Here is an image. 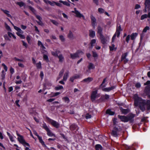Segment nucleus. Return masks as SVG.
I'll return each instance as SVG.
<instances>
[{
    "label": "nucleus",
    "instance_id": "f257e3e1",
    "mask_svg": "<svg viewBox=\"0 0 150 150\" xmlns=\"http://www.w3.org/2000/svg\"><path fill=\"white\" fill-rule=\"evenodd\" d=\"M134 105L139 107L142 112L145 111L146 108L148 110H150V100H143L136 94L134 95Z\"/></svg>",
    "mask_w": 150,
    "mask_h": 150
},
{
    "label": "nucleus",
    "instance_id": "f03ea898",
    "mask_svg": "<svg viewBox=\"0 0 150 150\" xmlns=\"http://www.w3.org/2000/svg\"><path fill=\"white\" fill-rule=\"evenodd\" d=\"M100 97V94L98 93V90H95L92 92L91 98L92 102H94L96 99Z\"/></svg>",
    "mask_w": 150,
    "mask_h": 150
},
{
    "label": "nucleus",
    "instance_id": "7ed1b4c3",
    "mask_svg": "<svg viewBox=\"0 0 150 150\" xmlns=\"http://www.w3.org/2000/svg\"><path fill=\"white\" fill-rule=\"evenodd\" d=\"M47 119L48 122L54 127L56 128H58L59 127L60 125L57 122L49 118H47Z\"/></svg>",
    "mask_w": 150,
    "mask_h": 150
},
{
    "label": "nucleus",
    "instance_id": "20e7f679",
    "mask_svg": "<svg viewBox=\"0 0 150 150\" xmlns=\"http://www.w3.org/2000/svg\"><path fill=\"white\" fill-rule=\"evenodd\" d=\"M18 139L19 142L22 144L24 146H30L29 144L26 142L23 139V137L21 135L18 138Z\"/></svg>",
    "mask_w": 150,
    "mask_h": 150
},
{
    "label": "nucleus",
    "instance_id": "39448f33",
    "mask_svg": "<svg viewBox=\"0 0 150 150\" xmlns=\"http://www.w3.org/2000/svg\"><path fill=\"white\" fill-rule=\"evenodd\" d=\"M81 53L82 54H83V53L81 50H78L76 53L73 54H70V58L72 59H74L77 57H79V54Z\"/></svg>",
    "mask_w": 150,
    "mask_h": 150
},
{
    "label": "nucleus",
    "instance_id": "423d86ee",
    "mask_svg": "<svg viewBox=\"0 0 150 150\" xmlns=\"http://www.w3.org/2000/svg\"><path fill=\"white\" fill-rule=\"evenodd\" d=\"M100 39L101 43L104 45L107 43V42H108L109 40V38L107 36L105 37L103 35L100 36Z\"/></svg>",
    "mask_w": 150,
    "mask_h": 150
},
{
    "label": "nucleus",
    "instance_id": "0eeeda50",
    "mask_svg": "<svg viewBox=\"0 0 150 150\" xmlns=\"http://www.w3.org/2000/svg\"><path fill=\"white\" fill-rule=\"evenodd\" d=\"M135 115L132 113H129L127 116L128 121H129L130 123H133L134 121V117Z\"/></svg>",
    "mask_w": 150,
    "mask_h": 150
},
{
    "label": "nucleus",
    "instance_id": "6e6552de",
    "mask_svg": "<svg viewBox=\"0 0 150 150\" xmlns=\"http://www.w3.org/2000/svg\"><path fill=\"white\" fill-rule=\"evenodd\" d=\"M75 10L74 11H72V12L74 13L76 15V16L79 18L82 17L83 19H85L84 16L81 14L78 11L76 10V8H74Z\"/></svg>",
    "mask_w": 150,
    "mask_h": 150
},
{
    "label": "nucleus",
    "instance_id": "1a4fd4ad",
    "mask_svg": "<svg viewBox=\"0 0 150 150\" xmlns=\"http://www.w3.org/2000/svg\"><path fill=\"white\" fill-rule=\"evenodd\" d=\"M127 55V53L126 52L122 54L121 57V61H123L125 64L127 63L128 59L126 58Z\"/></svg>",
    "mask_w": 150,
    "mask_h": 150
},
{
    "label": "nucleus",
    "instance_id": "9d476101",
    "mask_svg": "<svg viewBox=\"0 0 150 150\" xmlns=\"http://www.w3.org/2000/svg\"><path fill=\"white\" fill-rule=\"evenodd\" d=\"M91 22L92 26L94 28H95L96 25V19L92 15H91Z\"/></svg>",
    "mask_w": 150,
    "mask_h": 150
},
{
    "label": "nucleus",
    "instance_id": "9b49d317",
    "mask_svg": "<svg viewBox=\"0 0 150 150\" xmlns=\"http://www.w3.org/2000/svg\"><path fill=\"white\" fill-rule=\"evenodd\" d=\"M117 117L123 122H128L127 116L118 115Z\"/></svg>",
    "mask_w": 150,
    "mask_h": 150
},
{
    "label": "nucleus",
    "instance_id": "f8f14e48",
    "mask_svg": "<svg viewBox=\"0 0 150 150\" xmlns=\"http://www.w3.org/2000/svg\"><path fill=\"white\" fill-rule=\"evenodd\" d=\"M67 37L68 38L71 40H73L75 38V37L73 32L70 30H69L67 34Z\"/></svg>",
    "mask_w": 150,
    "mask_h": 150
},
{
    "label": "nucleus",
    "instance_id": "ddd939ff",
    "mask_svg": "<svg viewBox=\"0 0 150 150\" xmlns=\"http://www.w3.org/2000/svg\"><path fill=\"white\" fill-rule=\"evenodd\" d=\"M118 131V129L116 127H114L112 130L111 134L113 136L116 137L118 136L117 131Z\"/></svg>",
    "mask_w": 150,
    "mask_h": 150
},
{
    "label": "nucleus",
    "instance_id": "4468645a",
    "mask_svg": "<svg viewBox=\"0 0 150 150\" xmlns=\"http://www.w3.org/2000/svg\"><path fill=\"white\" fill-rule=\"evenodd\" d=\"M122 30V29L121 28L120 25H119V26H117L116 30L115 33L117 34V37H119L120 34V31Z\"/></svg>",
    "mask_w": 150,
    "mask_h": 150
},
{
    "label": "nucleus",
    "instance_id": "2eb2a0df",
    "mask_svg": "<svg viewBox=\"0 0 150 150\" xmlns=\"http://www.w3.org/2000/svg\"><path fill=\"white\" fill-rule=\"evenodd\" d=\"M115 88V86H113L111 87H109L107 88H104L102 89L103 91L105 92H109L113 89H114Z\"/></svg>",
    "mask_w": 150,
    "mask_h": 150
},
{
    "label": "nucleus",
    "instance_id": "dca6fc26",
    "mask_svg": "<svg viewBox=\"0 0 150 150\" xmlns=\"http://www.w3.org/2000/svg\"><path fill=\"white\" fill-rule=\"evenodd\" d=\"M145 8H147L149 11H150V1L149 0H146L145 3Z\"/></svg>",
    "mask_w": 150,
    "mask_h": 150
},
{
    "label": "nucleus",
    "instance_id": "f3484780",
    "mask_svg": "<svg viewBox=\"0 0 150 150\" xmlns=\"http://www.w3.org/2000/svg\"><path fill=\"white\" fill-rule=\"evenodd\" d=\"M144 93L148 95L150 93V86L149 85L146 86L144 90Z\"/></svg>",
    "mask_w": 150,
    "mask_h": 150
},
{
    "label": "nucleus",
    "instance_id": "a211bd4d",
    "mask_svg": "<svg viewBox=\"0 0 150 150\" xmlns=\"http://www.w3.org/2000/svg\"><path fill=\"white\" fill-rule=\"evenodd\" d=\"M1 11H2L5 14H6L7 16L11 18H12V16L9 13V11L6 10H4L3 9H1Z\"/></svg>",
    "mask_w": 150,
    "mask_h": 150
},
{
    "label": "nucleus",
    "instance_id": "6ab92c4d",
    "mask_svg": "<svg viewBox=\"0 0 150 150\" xmlns=\"http://www.w3.org/2000/svg\"><path fill=\"white\" fill-rule=\"evenodd\" d=\"M57 57L59 59V62L62 63L63 62L64 59V58L62 54L60 53L59 54H58V56Z\"/></svg>",
    "mask_w": 150,
    "mask_h": 150
},
{
    "label": "nucleus",
    "instance_id": "aec40b11",
    "mask_svg": "<svg viewBox=\"0 0 150 150\" xmlns=\"http://www.w3.org/2000/svg\"><path fill=\"white\" fill-rule=\"evenodd\" d=\"M60 53V51L58 50H56L55 52H52V54L55 57H57L58 56V54Z\"/></svg>",
    "mask_w": 150,
    "mask_h": 150
},
{
    "label": "nucleus",
    "instance_id": "412c9836",
    "mask_svg": "<svg viewBox=\"0 0 150 150\" xmlns=\"http://www.w3.org/2000/svg\"><path fill=\"white\" fill-rule=\"evenodd\" d=\"M97 33L100 36L103 35L102 34L103 28L100 26H98L97 28Z\"/></svg>",
    "mask_w": 150,
    "mask_h": 150
},
{
    "label": "nucleus",
    "instance_id": "4be33fe9",
    "mask_svg": "<svg viewBox=\"0 0 150 150\" xmlns=\"http://www.w3.org/2000/svg\"><path fill=\"white\" fill-rule=\"evenodd\" d=\"M89 36L92 38H94L95 35V32L92 30H89Z\"/></svg>",
    "mask_w": 150,
    "mask_h": 150
},
{
    "label": "nucleus",
    "instance_id": "5701e85b",
    "mask_svg": "<svg viewBox=\"0 0 150 150\" xmlns=\"http://www.w3.org/2000/svg\"><path fill=\"white\" fill-rule=\"evenodd\" d=\"M78 129V126L75 124H72L70 126V129L71 130H74L75 129L77 130Z\"/></svg>",
    "mask_w": 150,
    "mask_h": 150
},
{
    "label": "nucleus",
    "instance_id": "b1692460",
    "mask_svg": "<svg viewBox=\"0 0 150 150\" xmlns=\"http://www.w3.org/2000/svg\"><path fill=\"white\" fill-rule=\"evenodd\" d=\"M120 110L121 112L124 114H126L129 112V109H124L122 107L120 108Z\"/></svg>",
    "mask_w": 150,
    "mask_h": 150
},
{
    "label": "nucleus",
    "instance_id": "393cba45",
    "mask_svg": "<svg viewBox=\"0 0 150 150\" xmlns=\"http://www.w3.org/2000/svg\"><path fill=\"white\" fill-rule=\"evenodd\" d=\"M137 35L138 34L137 33H133L130 36L131 40H134Z\"/></svg>",
    "mask_w": 150,
    "mask_h": 150
},
{
    "label": "nucleus",
    "instance_id": "a878e982",
    "mask_svg": "<svg viewBox=\"0 0 150 150\" xmlns=\"http://www.w3.org/2000/svg\"><path fill=\"white\" fill-rule=\"evenodd\" d=\"M109 98V95L105 94L104 95H103L100 98V99L101 100H103L104 99L107 100Z\"/></svg>",
    "mask_w": 150,
    "mask_h": 150
},
{
    "label": "nucleus",
    "instance_id": "bb28decb",
    "mask_svg": "<svg viewBox=\"0 0 150 150\" xmlns=\"http://www.w3.org/2000/svg\"><path fill=\"white\" fill-rule=\"evenodd\" d=\"M93 80V79L91 77H88L87 78L83 80V81L87 83H89L92 81Z\"/></svg>",
    "mask_w": 150,
    "mask_h": 150
},
{
    "label": "nucleus",
    "instance_id": "cd10ccee",
    "mask_svg": "<svg viewBox=\"0 0 150 150\" xmlns=\"http://www.w3.org/2000/svg\"><path fill=\"white\" fill-rule=\"evenodd\" d=\"M69 73L68 71H67L65 73L63 76V81H65L67 80L69 76Z\"/></svg>",
    "mask_w": 150,
    "mask_h": 150
},
{
    "label": "nucleus",
    "instance_id": "c85d7f7f",
    "mask_svg": "<svg viewBox=\"0 0 150 150\" xmlns=\"http://www.w3.org/2000/svg\"><path fill=\"white\" fill-rule=\"evenodd\" d=\"M95 149L96 150H102L103 148L102 146L99 144H97L95 145Z\"/></svg>",
    "mask_w": 150,
    "mask_h": 150
},
{
    "label": "nucleus",
    "instance_id": "c756f323",
    "mask_svg": "<svg viewBox=\"0 0 150 150\" xmlns=\"http://www.w3.org/2000/svg\"><path fill=\"white\" fill-rule=\"evenodd\" d=\"M88 67L89 70L94 69L95 68V67L94 66L93 64L91 63H89V65Z\"/></svg>",
    "mask_w": 150,
    "mask_h": 150
},
{
    "label": "nucleus",
    "instance_id": "7c9ffc66",
    "mask_svg": "<svg viewBox=\"0 0 150 150\" xmlns=\"http://www.w3.org/2000/svg\"><path fill=\"white\" fill-rule=\"evenodd\" d=\"M14 28L18 32L17 33H23V31L21 30L19 28L16 26H14Z\"/></svg>",
    "mask_w": 150,
    "mask_h": 150
},
{
    "label": "nucleus",
    "instance_id": "2f4dec72",
    "mask_svg": "<svg viewBox=\"0 0 150 150\" xmlns=\"http://www.w3.org/2000/svg\"><path fill=\"white\" fill-rule=\"evenodd\" d=\"M23 33H16V34L22 39H24L25 38L24 35L22 34Z\"/></svg>",
    "mask_w": 150,
    "mask_h": 150
},
{
    "label": "nucleus",
    "instance_id": "473e14b6",
    "mask_svg": "<svg viewBox=\"0 0 150 150\" xmlns=\"http://www.w3.org/2000/svg\"><path fill=\"white\" fill-rule=\"evenodd\" d=\"M50 21L54 25H56L58 26V25L59 24V23L57 21L52 20V19H50Z\"/></svg>",
    "mask_w": 150,
    "mask_h": 150
},
{
    "label": "nucleus",
    "instance_id": "72a5a7b5",
    "mask_svg": "<svg viewBox=\"0 0 150 150\" xmlns=\"http://www.w3.org/2000/svg\"><path fill=\"white\" fill-rule=\"evenodd\" d=\"M106 113L110 115H113L114 114V112L108 109L106 111Z\"/></svg>",
    "mask_w": 150,
    "mask_h": 150
},
{
    "label": "nucleus",
    "instance_id": "f704fd0d",
    "mask_svg": "<svg viewBox=\"0 0 150 150\" xmlns=\"http://www.w3.org/2000/svg\"><path fill=\"white\" fill-rule=\"evenodd\" d=\"M96 42V40L95 39H93L91 40L90 43L91 46L90 47V48L92 49V48L93 46V45Z\"/></svg>",
    "mask_w": 150,
    "mask_h": 150
},
{
    "label": "nucleus",
    "instance_id": "c9c22d12",
    "mask_svg": "<svg viewBox=\"0 0 150 150\" xmlns=\"http://www.w3.org/2000/svg\"><path fill=\"white\" fill-rule=\"evenodd\" d=\"M16 4L22 7L25 6V4L23 2H18L16 3Z\"/></svg>",
    "mask_w": 150,
    "mask_h": 150
},
{
    "label": "nucleus",
    "instance_id": "e433bc0d",
    "mask_svg": "<svg viewBox=\"0 0 150 150\" xmlns=\"http://www.w3.org/2000/svg\"><path fill=\"white\" fill-rule=\"evenodd\" d=\"M59 2L62 3L63 4L67 6H70V4L66 1H63L62 0L59 1Z\"/></svg>",
    "mask_w": 150,
    "mask_h": 150
},
{
    "label": "nucleus",
    "instance_id": "4c0bfd02",
    "mask_svg": "<svg viewBox=\"0 0 150 150\" xmlns=\"http://www.w3.org/2000/svg\"><path fill=\"white\" fill-rule=\"evenodd\" d=\"M47 134L50 136H55V135L54 134H53L51 131L49 129L47 131Z\"/></svg>",
    "mask_w": 150,
    "mask_h": 150
},
{
    "label": "nucleus",
    "instance_id": "58836bf2",
    "mask_svg": "<svg viewBox=\"0 0 150 150\" xmlns=\"http://www.w3.org/2000/svg\"><path fill=\"white\" fill-rule=\"evenodd\" d=\"M38 138L40 142L42 144V145L45 146L44 142L42 140V137L38 136Z\"/></svg>",
    "mask_w": 150,
    "mask_h": 150
},
{
    "label": "nucleus",
    "instance_id": "ea45409f",
    "mask_svg": "<svg viewBox=\"0 0 150 150\" xmlns=\"http://www.w3.org/2000/svg\"><path fill=\"white\" fill-rule=\"evenodd\" d=\"M64 71V70L63 69H62L61 71H60L59 74V79L61 78L63 74Z\"/></svg>",
    "mask_w": 150,
    "mask_h": 150
},
{
    "label": "nucleus",
    "instance_id": "a19ab883",
    "mask_svg": "<svg viewBox=\"0 0 150 150\" xmlns=\"http://www.w3.org/2000/svg\"><path fill=\"white\" fill-rule=\"evenodd\" d=\"M42 127L46 131L49 129L48 127L45 124H43Z\"/></svg>",
    "mask_w": 150,
    "mask_h": 150
},
{
    "label": "nucleus",
    "instance_id": "79ce46f5",
    "mask_svg": "<svg viewBox=\"0 0 150 150\" xmlns=\"http://www.w3.org/2000/svg\"><path fill=\"white\" fill-rule=\"evenodd\" d=\"M125 147L127 150H134V148L131 146H129L127 145Z\"/></svg>",
    "mask_w": 150,
    "mask_h": 150
},
{
    "label": "nucleus",
    "instance_id": "37998d69",
    "mask_svg": "<svg viewBox=\"0 0 150 150\" xmlns=\"http://www.w3.org/2000/svg\"><path fill=\"white\" fill-rule=\"evenodd\" d=\"M62 99L64 100L65 102H66L67 103H68L69 102V98L67 97H65L63 98Z\"/></svg>",
    "mask_w": 150,
    "mask_h": 150
},
{
    "label": "nucleus",
    "instance_id": "c03bdc74",
    "mask_svg": "<svg viewBox=\"0 0 150 150\" xmlns=\"http://www.w3.org/2000/svg\"><path fill=\"white\" fill-rule=\"evenodd\" d=\"M13 59L16 61H18L20 62H23L24 61L23 59H19L16 57L13 58Z\"/></svg>",
    "mask_w": 150,
    "mask_h": 150
},
{
    "label": "nucleus",
    "instance_id": "a18cd8bd",
    "mask_svg": "<svg viewBox=\"0 0 150 150\" xmlns=\"http://www.w3.org/2000/svg\"><path fill=\"white\" fill-rule=\"evenodd\" d=\"M6 73H5L4 71L3 70L2 71V74L1 75V76L2 77V80L4 79L5 77V75Z\"/></svg>",
    "mask_w": 150,
    "mask_h": 150
},
{
    "label": "nucleus",
    "instance_id": "49530a36",
    "mask_svg": "<svg viewBox=\"0 0 150 150\" xmlns=\"http://www.w3.org/2000/svg\"><path fill=\"white\" fill-rule=\"evenodd\" d=\"M149 29V26H146L143 30L142 32L143 33H146L147 30Z\"/></svg>",
    "mask_w": 150,
    "mask_h": 150
},
{
    "label": "nucleus",
    "instance_id": "de8ad7c7",
    "mask_svg": "<svg viewBox=\"0 0 150 150\" xmlns=\"http://www.w3.org/2000/svg\"><path fill=\"white\" fill-rule=\"evenodd\" d=\"M56 90H59L61 89H63V87L62 86H59L55 87Z\"/></svg>",
    "mask_w": 150,
    "mask_h": 150
},
{
    "label": "nucleus",
    "instance_id": "09e8293b",
    "mask_svg": "<svg viewBox=\"0 0 150 150\" xmlns=\"http://www.w3.org/2000/svg\"><path fill=\"white\" fill-rule=\"evenodd\" d=\"M40 47L41 48L42 50V53H45V52H46V51L45 50V47L44 46L43 44L40 46Z\"/></svg>",
    "mask_w": 150,
    "mask_h": 150
},
{
    "label": "nucleus",
    "instance_id": "8fccbe9b",
    "mask_svg": "<svg viewBox=\"0 0 150 150\" xmlns=\"http://www.w3.org/2000/svg\"><path fill=\"white\" fill-rule=\"evenodd\" d=\"M147 18V14H144L141 16V20H143L144 19L146 18Z\"/></svg>",
    "mask_w": 150,
    "mask_h": 150
},
{
    "label": "nucleus",
    "instance_id": "3c124183",
    "mask_svg": "<svg viewBox=\"0 0 150 150\" xmlns=\"http://www.w3.org/2000/svg\"><path fill=\"white\" fill-rule=\"evenodd\" d=\"M135 86L137 88H139L141 87V83L139 82L136 83L135 84Z\"/></svg>",
    "mask_w": 150,
    "mask_h": 150
},
{
    "label": "nucleus",
    "instance_id": "603ef678",
    "mask_svg": "<svg viewBox=\"0 0 150 150\" xmlns=\"http://www.w3.org/2000/svg\"><path fill=\"white\" fill-rule=\"evenodd\" d=\"M29 9L31 10L35 14L36 11L32 7L30 6H29Z\"/></svg>",
    "mask_w": 150,
    "mask_h": 150
},
{
    "label": "nucleus",
    "instance_id": "864d4df0",
    "mask_svg": "<svg viewBox=\"0 0 150 150\" xmlns=\"http://www.w3.org/2000/svg\"><path fill=\"white\" fill-rule=\"evenodd\" d=\"M29 9L31 10L35 14L36 11L32 7L30 6H29Z\"/></svg>",
    "mask_w": 150,
    "mask_h": 150
},
{
    "label": "nucleus",
    "instance_id": "5fc2aeb1",
    "mask_svg": "<svg viewBox=\"0 0 150 150\" xmlns=\"http://www.w3.org/2000/svg\"><path fill=\"white\" fill-rule=\"evenodd\" d=\"M36 67L38 69H40L41 68V64L40 62H39L38 63L36 64Z\"/></svg>",
    "mask_w": 150,
    "mask_h": 150
},
{
    "label": "nucleus",
    "instance_id": "6e6d98bb",
    "mask_svg": "<svg viewBox=\"0 0 150 150\" xmlns=\"http://www.w3.org/2000/svg\"><path fill=\"white\" fill-rule=\"evenodd\" d=\"M43 59L45 60H46L47 62H48L49 61L48 57L46 55L44 54V55Z\"/></svg>",
    "mask_w": 150,
    "mask_h": 150
},
{
    "label": "nucleus",
    "instance_id": "4d7b16f0",
    "mask_svg": "<svg viewBox=\"0 0 150 150\" xmlns=\"http://www.w3.org/2000/svg\"><path fill=\"white\" fill-rule=\"evenodd\" d=\"M55 2L54 1L51 2V1H48V4H50L52 6H54V4H55Z\"/></svg>",
    "mask_w": 150,
    "mask_h": 150
},
{
    "label": "nucleus",
    "instance_id": "13d9d810",
    "mask_svg": "<svg viewBox=\"0 0 150 150\" xmlns=\"http://www.w3.org/2000/svg\"><path fill=\"white\" fill-rule=\"evenodd\" d=\"M115 45L114 44H112L111 46H110V51H113L115 49Z\"/></svg>",
    "mask_w": 150,
    "mask_h": 150
},
{
    "label": "nucleus",
    "instance_id": "bf43d9fd",
    "mask_svg": "<svg viewBox=\"0 0 150 150\" xmlns=\"http://www.w3.org/2000/svg\"><path fill=\"white\" fill-rule=\"evenodd\" d=\"M130 38V35H128L126 37V41L128 43L129 42V41Z\"/></svg>",
    "mask_w": 150,
    "mask_h": 150
},
{
    "label": "nucleus",
    "instance_id": "052dcab7",
    "mask_svg": "<svg viewBox=\"0 0 150 150\" xmlns=\"http://www.w3.org/2000/svg\"><path fill=\"white\" fill-rule=\"evenodd\" d=\"M35 15L36 17V18L39 20V21H40L42 20V18L39 16L37 15L36 14H35Z\"/></svg>",
    "mask_w": 150,
    "mask_h": 150
},
{
    "label": "nucleus",
    "instance_id": "680f3d73",
    "mask_svg": "<svg viewBox=\"0 0 150 150\" xmlns=\"http://www.w3.org/2000/svg\"><path fill=\"white\" fill-rule=\"evenodd\" d=\"M37 23L40 25L42 26L44 24L41 21V20L39 21H36Z\"/></svg>",
    "mask_w": 150,
    "mask_h": 150
},
{
    "label": "nucleus",
    "instance_id": "e2e57ef3",
    "mask_svg": "<svg viewBox=\"0 0 150 150\" xmlns=\"http://www.w3.org/2000/svg\"><path fill=\"white\" fill-rule=\"evenodd\" d=\"M77 77L76 76H74L73 77H71L70 78V80L71 81L73 82L74 80L76 79L77 78Z\"/></svg>",
    "mask_w": 150,
    "mask_h": 150
},
{
    "label": "nucleus",
    "instance_id": "0e129e2a",
    "mask_svg": "<svg viewBox=\"0 0 150 150\" xmlns=\"http://www.w3.org/2000/svg\"><path fill=\"white\" fill-rule=\"evenodd\" d=\"M98 11L100 13H103L104 12V10L102 8H99L98 9Z\"/></svg>",
    "mask_w": 150,
    "mask_h": 150
},
{
    "label": "nucleus",
    "instance_id": "69168bd1",
    "mask_svg": "<svg viewBox=\"0 0 150 150\" xmlns=\"http://www.w3.org/2000/svg\"><path fill=\"white\" fill-rule=\"evenodd\" d=\"M91 115H89L88 114H87L86 116V119H88L91 118Z\"/></svg>",
    "mask_w": 150,
    "mask_h": 150
},
{
    "label": "nucleus",
    "instance_id": "338daca9",
    "mask_svg": "<svg viewBox=\"0 0 150 150\" xmlns=\"http://www.w3.org/2000/svg\"><path fill=\"white\" fill-rule=\"evenodd\" d=\"M92 52H93V57H97L98 55H97V54L96 53V52H94V51H93Z\"/></svg>",
    "mask_w": 150,
    "mask_h": 150
},
{
    "label": "nucleus",
    "instance_id": "774afa93",
    "mask_svg": "<svg viewBox=\"0 0 150 150\" xmlns=\"http://www.w3.org/2000/svg\"><path fill=\"white\" fill-rule=\"evenodd\" d=\"M4 37L5 40H6L10 41V39L8 38L6 35H5Z\"/></svg>",
    "mask_w": 150,
    "mask_h": 150
}]
</instances>
